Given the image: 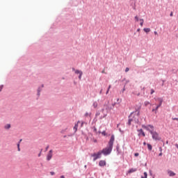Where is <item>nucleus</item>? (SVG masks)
<instances>
[{"mask_svg": "<svg viewBox=\"0 0 178 178\" xmlns=\"http://www.w3.org/2000/svg\"><path fill=\"white\" fill-rule=\"evenodd\" d=\"M102 136H106V131H104L102 132Z\"/></svg>", "mask_w": 178, "mask_h": 178, "instance_id": "b1692460", "label": "nucleus"}, {"mask_svg": "<svg viewBox=\"0 0 178 178\" xmlns=\"http://www.w3.org/2000/svg\"><path fill=\"white\" fill-rule=\"evenodd\" d=\"M92 106L97 108V106H98V103L97 102H93Z\"/></svg>", "mask_w": 178, "mask_h": 178, "instance_id": "f3484780", "label": "nucleus"}, {"mask_svg": "<svg viewBox=\"0 0 178 178\" xmlns=\"http://www.w3.org/2000/svg\"><path fill=\"white\" fill-rule=\"evenodd\" d=\"M139 22H140V27H143V26L144 25V19H139Z\"/></svg>", "mask_w": 178, "mask_h": 178, "instance_id": "4468645a", "label": "nucleus"}, {"mask_svg": "<svg viewBox=\"0 0 178 178\" xmlns=\"http://www.w3.org/2000/svg\"><path fill=\"white\" fill-rule=\"evenodd\" d=\"M54 151L52 149L49 150L47 155V161H51L52 159Z\"/></svg>", "mask_w": 178, "mask_h": 178, "instance_id": "423d86ee", "label": "nucleus"}, {"mask_svg": "<svg viewBox=\"0 0 178 178\" xmlns=\"http://www.w3.org/2000/svg\"><path fill=\"white\" fill-rule=\"evenodd\" d=\"M98 115H99V113H96V116H98Z\"/></svg>", "mask_w": 178, "mask_h": 178, "instance_id": "4c0bfd02", "label": "nucleus"}, {"mask_svg": "<svg viewBox=\"0 0 178 178\" xmlns=\"http://www.w3.org/2000/svg\"><path fill=\"white\" fill-rule=\"evenodd\" d=\"M134 155H135V156H138V155H140V154H138V153H135Z\"/></svg>", "mask_w": 178, "mask_h": 178, "instance_id": "c85d7f7f", "label": "nucleus"}, {"mask_svg": "<svg viewBox=\"0 0 178 178\" xmlns=\"http://www.w3.org/2000/svg\"><path fill=\"white\" fill-rule=\"evenodd\" d=\"M11 126H10V124H7L4 126V129L6 130H9V129H10Z\"/></svg>", "mask_w": 178, "mask_h": 178, "instance_id": "f8f14e48", "label": "nucleus"}, {"mask_svg": "<svg viewBox=\"0 0 178 178\" xmlns=\"http://www.w3.org/2000/svg\"><path fill=\"white\" fill-rule=\"evenodd\" d=\"M94 143H97V139L93 140Z\"/></svg>", "mask_w": 178, "mask_h": 178, "instance_id": "58836bf2", "label": "nucleus"}, {"mask_svg": "<svg viewBox=\"0 0 178 178\" xmlns=\"http://www.w3.org/2000/svg\"><path fill=\"white\" fill-rule=\"evenodd\" d=\"M134 172H137L136 168H131L129 171L128 173H134Z\"/></svg>", "mask_w": 178, "mask_h": 178, "instance_id": "9b49d317", "label": "nucleus"}, {"mask_svg": "<svg viewBox=\"0 0 178 178\" xmlns=\"http://www.w3.org/2000/svg\"><path fill=\"white\" fill-rule=\"evenodd\" d=\"M84 124V122H82L81 123V126H83Z\"/></svg>", "mask_w": 178, "mask_h": 178, "instance_id": "79ce46f5", "label": "nucleus"}, {"mask_svg": "<svg viewBox=\"0 0 178 178\" xmlns=\"http://www.w3.org/2000/svg\"><path fill=\"white\" fill-rule=\"evenodd\" d=\"M51 175H55V172H51Z\"/></svg>", "mask_w": 178, "mask_h": 178, "instance_id": "a19ab883", "label": "nucleus"}, {"mask_svg": "<svg viewBox=\"0 0 178 178\" xmlns=\"http://www.w3.org/2000/svg\"><path fill=\"white\" fill-rule=\"evenodd\" d=\"M2 88H3V86H0V91H2Z\"/></svg>", "mask_w": 178, "mask_h": 178, "instance_id": "c756f323", "label": "nucleus"}, {"mask_svg": "<svg viewBox=\"0 0 178 178\" xmlns=\"http://www.w3.org/2000/svg\"><path fill=\"white\" fill-rule=\"evenodd\" d=\"M106 116V115H105L104 116V118H105Z\"/></svg>", "mask_w": 178, "mask_h": 178, "instance_id": "49530a36", "label": "nucleus"}, {"mask_svg": "<svg viewBox=\"0 0 178 178\" xmlns=\"http://www.w3.org/2000/svg\"><path fill=\"white\" fill-rule=\"evenodd\" d=\"M140 31H141V29H137V31H138V33H140Z\"/></svg>", "mask_w": 178, "mask_h": 178, "instance_id": "72a5a7b5", "label": "nucleus"}, {"mask_svg": "<svg viewBox=\"0 0 178 178\" xmlns=\"http://www.w3.org/2000/svg\"><path fill=\"white\" fill-rule=\"evenodd\" d=\"M113 143H115V136L112 135L108 142V146L100 151V152H102V154L105 156L109 155V154L112 152V149L113 148Z\"/></svg>", "mask_w": 178, "mask_h": 178, "instance_id": "f257e3e1", "label": "nucleus"}, {"mask_svg": "<svg viewBox=\"0 0 178 178\" xmlns=\"http://www.w3.org/2000/svg\"><path fill=\"white\" fill-rule=\"evenodd\" d=\"M155 92V90H154V89L151 90V94H154Z\"/></svg>", "mask_w": 178, "mask_h": 178, "instance_id": "bb28decb", "label": "nucleus"}, {"mask_svg": "<svg viewBox=\"0 0 178 178\" xmlns=\"http://www.w3.org/2000/svg\"><path fill=\"white\" fill-rule=\"evenodd\" d=\"M160 152H162V147H159Z\"/></svg>", "mask_w": 178, "mask_h": 178, "instance_id": "473e14b6", "label": "nucleus"}, {"mask_svg": "<svg viewBox=\"0 0 178 178\" xmlns=\"http://www.w3.org/2000/svg\"><path fill=\"white\" fill-rule=\"evenodd\" d=\"M159 156H162V152H160V154H159Z\"/></svg>", "mask_w": 178, "mask_h": 178, "instance_id": "7c9ffc66", "label": "nucleus"}, {"mask_svg": "<svg viewBox=\"0 0 178 178\" xmlns=\"http://www.w3.org/2000/svg\"><path fill=\"white\" fill-rule=\"evenodd\" d=\"M93 131L94 133H97V128L95 127H93Z\"/></svg>", "mask_w": 178, "mask_h": 178, "instance_id": "393cba45", "label": "nucleus"}, {"mask_svg": "<svg viewBox=\"0 0 178 178\" xmlns=\"http://www.w3.org/2000/svg\"><path fill=\"white\" fill-rule=\"evenodd\" d=\"M138 116H140V111L132 112L129 116V126L134 124V123H138Z\"/></svg>", "mask_w": 178, "mask_h": 178, "instance_id": "f03ea898", "label": "nucleus"}, {"mask_svg": "<svg viewBox=\"0 0 178 178\" xmlns=\"http://www.w3.org/2000/svg\"><path fill=\"white\" fill-rule=\"evenodd\" d=\"M129 67H127V68L125 69V72H129Z\"/></svg>", "mask_w": 178, "mask_h": 178, "instance_id": "cd10ccee", "label": "nucleus"}, {"mask_svg": "<svg viewBox=\"0 0 178 178\" xmlns=\"http://www.w3.org/2000/svg\"><path fill=\"white\" fill-rule=\"evenodd\" d=\"M151 103L149 102H144V105L145 106H148V105H149Z\"/></svg>", "mask_w": 178, "mask_h": 178, "instance_id": "6ab92c4d", "label": "nucleus"}, {"mask_svg": "<svg viewBox=\"0 0 178 178\" xmlns=\"http://www.w3.org/2000/svg\"><path fill=\"white\" fill-rule=\"evenodd\" d=\"M85 116L86 118H87V116H91V113H86Z\"/></svg>", "mask_w": 178, "mask_h": 178, "instance_id": "aec40b11", "label": "nucleus"}, {"mask_svg": "<svg viewBox=\"0 0 178 178\" xmlns=\"http://www.w3.org/2000/svg\"><path fill=\"white\" fill-rule=\"evenodd\" d=\"M147 148L149 149V151H152V145H151L150 144H147Z\"/></svg>", "mask_w": 178, "mask_h": 178, "instance_id": "2eb2a0df", "label": "nucleus"}, {"mask_svg": "<svg viewBox=\"0 0 178 178\" xmlns=\"http://www.w3.org/2000/svg\"><path fill=\"white\" fill-rule=\"evenodd\" d=\"M173 120H178V118H172Z\"/></svg>", "mask_w": 178, "mask_h": 178, "instance_id": "f704fd0d", "label": "nucleus"}, {"mask_svg": "<svg viewBox=\"0 0 178 178\" xmlns=\"http://www.w3.org/2000/svg\"><path fill=\"white\" fill-rule=\"evenodd\" d=\"M138 131H140L142 134V136H143V137H145V133H144V131H143V129H140L138 130Z\"/></svg>", "mask_w": 178, "mask_h": 178, "instance_id": "dca6fc26", "label": "nucleus"}, {"mask_svg": "<svg viewBox=\"0 0 178 178\" xmlns=\"http://www.w3.org/2000/svg\"><path fill=\"white\" fill-rule=\"evenodd\" d=\"M80 123V121H78V122L76 124H75L74 127V130H75V133L76 131H77V129L79 127V124Z\"/></svg>", "mask_w": 178, "mask_h": 178, "instance_id": "9d476101", "label": "nucleus"}, {"mask_svg": "<svg viewBox=\"0 0 178 178\" xmlns=\"http://www.w3.org/2000/svg\"><path fill=\"white\" fill-rule=\"evenodd\" d=\"M148 177V174L146 172H144V176L143 177H141V178H147Z\"/></svg>", "mask_w": 178, "mask_h": 178, "instance_id": "a211bd4d", "label": "nucleus"}, {"mask_svg": "<svg viewBox=\"0 0 178 178\" xmlns=\"http://www.w3.org/2000/svg\"><path fill=\"white\" fill-rule=\"evenodd\" d=\"M42 152V149H41L40 152L38 154V156H41V153Z\"/></svg>", "mask_w": 178, "mask_h": 178, "instance_id": "a878e982", "label": "nucleus"}, {"mask_svg": "<svg viewBox=\"0 0 178 178\" xmlns=\"http://www.w3.org/2000/svg\"><path fill=\"white\" fill-rule=\"evenodd\" d=\"M102 111L104 112V109H102Z\"/></svg>", "mask_w": 178, "mask_h": 178, "instance_id": "09e8293b", "label": "nucleus"}, {"mask_svg": "<svg viewBox=\"0 0 178 178\" xmlns=\"http://www.w3.org/2000/svg\"><path fill=\"white\" fill-rule=\"evenodd\" d=\"M154 34H155V35H158V32L154 31Z\"/></svg>", "mask_w": 178, "mask_h": 178, "instance_id": "2f4dec72", "label": "nucleus"}, {"mask_svg": "<svg viewBox=\"0 0 178 178\" xmlns=\"http://www.w3.org/2000/svg\"><path fill=\"white\" fill-rule=\"evenodd\" d=\"M143 31H144L145 33H149V31H151V29H149V28H145L143 29Z\"/></svg>", "mask_w": 178, "mask_h": 178, "instance_id": "ddd939ff", "label": "nucleus"}, {"mask_svg": "<svg viewBox=\"0 0 178 178\" xmlns=\"http://www.w3.org/2000/svg\"><path fill=\"white\" fill-rule=\"evenodd\" d=\"M168 174L169 175V176L170 177H173V176H176V173H175L172 170H168Z\"/></svg>", "mask_w": 178, "mask_h": 178, "instance_id": "1a4fd4ad", "label": "nucleus"}, {"mask_svg": "<svg viewBox=\"0 0 178 178\" xmlns=\"http://www.w3.org/2000/svg\"><path fill=\"white\" fill-rule=\"evenodd\" d=\"M99 133H101V131H99Z\"/></svg>", "mask_w": 178, "mask_h": 178, "instance_id": "8fccbe9b", "label": "nucleus"}, {"mask_svg": "<svg viewBox=\"0 0 178 178\" xmlns=\"http://www.w3.org/2000/svg\"><path fill=\"white\" fill-rule=\"evenodd\" d=\"M168 142L167 141V142H166V144H168Z\"/></svg>", "mask_w": 178, "mask_h": 178, "instance_id": "de8ad7c7", "label": "nucleus"}, {"mask_svg": "<svg viewBox=\"0 0 178 178\" xmlns=\"http://www.w3.org/2000/svg\"><path fill=\"white\" fill-rule=\"evenodd\" d=\"M143 145H147V143L144 142Z\"/></svg>", "mask_w": 178, "mask_h": 178, "instance_id": "ea45409f", "label": "nucleus"}, {"mask_svg": "<svg viewBox=\"0 0 178 178\" xmlns=\"http://www.w3.org/2000/svg\"><path fill=\"white\" fill-rule=\"evenodd\" d=\"M101 155H102V152L101 151L98 152L97 153H95L92 155L93 156V161H97V159H99L101 158Z\"/></svg>", "mask_w": 178, "mask_h": 178, "instance_id": "39448f33", "label": "nucleus"}, {"mask_svg": "<svg viewBox=\"0 0 178 178\" xmlns=\"http://www.w3.org/2000/svg\"><path fill=\"white\" fill-rule=\"evenodd\" d=\"M22 139H21V140H19V144H20V143H22Z\"/></svg>", "mask_w": 178, "mask_h": 178, "instance_id": "37998d69", "label": "nucleus"}, {"mask_svg": "<svg viewBox=\"0 0 178 178\" xmlns=\"http://www.w3.org/2000/svg\"><path fill=\"white\" fill-rule=\"evenodd\" d=\"M111 85L108 86V90H107L106 94H108L109 93V90H111Z\"/></svg>", "mask_w": 178, "mask_h": 178, "instance_id": "412c9836", "label": "nucleus"}, {"mask_svg": "<svg viewBox=\"0 0 178 178\" xmlns=\"http://www.w3.org/2000/svg\"><path fill=\"white\" fill-rule=\"evenodd\" d=\"M99 165L102 167V166H106V161L105 160H101L99 162Z\"/></svg>", "mask_w": 178, "mask_h": 178, "instance_id": "6e6552de", "label": "nucleus"}, {"mask_svg": "<svg viewBox=\"0 0 178 178\" xmlns=\"http://www.w3.org/2000/svg\"><path fill=\"white\" fill-rule=\"evenodd\" d=\"M134 19H135L136 22H138V20H140V19H138V16H135Z\"/></svg>", "mask_w": 178, "mask_h": 178, "instance_id": "5701e85b", "label": "nucleus"}, {"mask_svg": "<svg viewBox=\"0 0 178 178\" xmlns=\"http://www.w3.org/2000/svg\"><path fill=\"white\" fill-rule=\"evenodd\" d=\"M72 70L75 72V74H79V80H81V76H83V72L79 70H75L74 68H72Z\"/></svg>", "mask_w": 178, "mask_h": 178, "instance_id": "0eeeda50", "label": "nucleus"}, {"mask_svg": "<svg viewBox=\"0 0 178 178\" xmlns=\"http://www.w3.org/2000/svg\"><path fill=\"white\" fill-rule=\"evenodd\" d=\"M102 91H100V94H102Z\"/></svg>", "mask_w": 178, "mask_h": 178, "instance_id": "a18cd8bd", "label": "nucleus"}, {"mask_svg": "<svg viewBox=\"0 0 178 178\" xmlns=\"http://www.w3.org/2000/svg\"><path fill=\"white\" fill-rule=\"evenodd\" d=\"M17 149H18V151L20 152V143H18L17 144Z\"/></svg>", "mask_w": 178, "mask_h": 178, "instance_id": "4be33fe9", "label": "nucleus"}, {"mask_svg": "<svg viewBox=\"0 0 178 178\" xmlns=\"http://www.w3.org/2000/svg\"><path fill=\"white\" fill-rule=\"evenodd\" d=\"M143 128L150 132V134H152V136L153 140H161V137L159 136V134L158 133H156V131H152V130H154V126H152V125H147V126L143 125Z\"/></svg>", "mask_w": 178, "mask_h": 178, "instance_id": "7ed1b4c3", "label": "nucleus"}, {"mask_svg": "<svg viewBox=\"0 0 178 178\" xmlns=\"http://www.w3.org/2000/svg\"><path fill=\"white\" fill-rule=\"evenodd\" d=\"M38 95H40V91H38Z\"/></svg>", "mask_w": 178, "mask_h": 178, "instance_id": "c03bdc74", "label": "nucleus"}, {"mask_svg": "<svg viewBox=\"0 0 178 178\" xmlns=\"http://www.w3.org/2000/svg\"><path fill=\"white\" fill-rule=\"evenodd\" d=\"M156 101H158V102H160V104L159 105H157V106L156 107L155 109H153L152 111L154 112V111H158V109H159V108H161V106H162V102H163V99L159 97L157 99H155Z\"/></svg>", "mask_w": 178, "mask_h": 178, "instance_id": "20e7f679", "label": "nucleus"}, {"mask_svg": "<svg viewBox=\"0 0 178 178\" xmlns=\"http://www.w3.org/2000/svg\"><path fill=\"white\" fill-rule=\"evenodd\" d=\"M170 16H173V13H171L170 14Z\"/></svg>", "mask_w": 178, "mask_h": 178, "instance_id": "e433bc0d", "label": "nucleus"}, {"mask_svg": "<svg viewBox=\"0 0 178 178\" xmlns=\"http://www.w3.org/2000/svg\"><path fill=\"white\" fill-rule=\"evenodd\" d=\"M48 148H49V146H47L46 151H48Z\"/></svg>", "mask_w": 178, "mask_h": 178, "instance_id": "c9c22d12", "label": "nucleus"}]
</instances>
